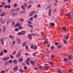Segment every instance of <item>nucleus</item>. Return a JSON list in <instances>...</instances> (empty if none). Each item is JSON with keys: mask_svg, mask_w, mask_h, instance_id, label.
I'll return each mask as SVG.
<instances>
[{"mask_svg": "<svg viewBox=\"0 0 73 73\" xmlns=\"http://www.w3.org/2000/svg\"><path fill=\"white\" fill-rule=\"evenodd\" d=\"M66 16H67V17H68V18L70 19L71 17V15L70 13H67L66 14Z\"/></svg>", "mask_w": 73, "mask_h": 73, "instance_id": "nucleus-3", "label": "nucleus"}, {"mask_svg": "<svg viewBox=\"0 0 73 73\" xmlns=\"http://www.w3.org/2000/svg\"><path fill=\"white\" fill-rule=\"evenodd\" d=\"M27 25L28 27H29L31 28H32L33 27V26H32L31 25Z\"/></svg>", "mask_w": 73, "mask_h": 73, "instance_id": "nucleus-21", "label": "nucleus"}, {"mask_svg": "<svg viewBox=\"0 0 73 73\" xmlns=\"http://www.w3.org/2000/svg\"><path fill=\"white\" fill-rule=\"evenodd\" d=\"M31 7H32V5H31L30 6H29L27 7V8L28 9H30Z\"/></svg>", "mask_w": 73, "mask_h": 73, "instance_id": "nucleus-30", "label": "nucleus"}, {"mask_svg": "<svg viewBox=\"0 0 73 73\" xmlns=\"http://www.w3.org/2000/svg\"><path fill=\"white\" fill-rule=\"evenodd\" d=\"M8 8V9H10L11 8V6L9 5H7V8Z\"/></svg>", "mask_w": 73, "mask_h": 73, "instance_id": "nucleus-35", "label": "nucleus"}, {"mask_svg": "<svg viewBox=\"0 0 73 73\" xmlns=\"http://www.w3.org/2000/svg\"><path fill=\"white\" fill-rule=\"evenodd\" d=\"M29 20H30V21H33V17L30 18Z\"/></svg>", "mask_w": 73, "mask_h": 73, "instance_id": "nucleus-22", "label": "nucleus"}, {"mask_svg": "<svg viewBox=\"0 0 73 73\" xmlns=\"http://www.w3.org/2000/svg\"><path fill=\"white\" fill-rule=\"evenodd\" d=\"M9 37L10 38H14L15 37V36L11 35H9Z\"/></svg>", "mask_w": 73, "mask_h": 73, "instance_id": "nucleus-11", "label": "nucleus"}, {"mask_svg": "<svg viewBox=\"0 0 73 73\" xmlns=\"http://www.w3.org/2000/svg\"><path fill=\"white\" fill-rule=\"evenodd\" d=\"M26 42H24L22 44V46H25V45H26Z\"/></svg>", "mask_w": 73, "mask_h": 73, "instance_id": "nucleus-13", "label": "nucleus"}, {"mask_svg": "<svg viewBox=\"0 0 73 73\" xmlns=\"http://www.w3.org/2000/svg\"><path fill=\"white\" fill-rule=\"evenodd\" d=\"M33 13H34V11H32L30 13V16L31 17L33 15Z\"/></svg>", "mask_w": 73, "mask_h": 73, "instance_id": "nucleus-5", "label": "nucleus"}, {"mask_svg": "<svg viewBox=\"0 0 73 73\" xmlns=\"http://www.w3.org/2000/svg\"><path fill=\"white\" fill-rule=\"evenodd\" d=\"M10 57L11 58H12L13 59V58H14L13 56L12 55H10Z\"/></svg>", "mask_w": 73, "mask_h": 73, "instance_id": "nucleus-58", "label": "nucleus"}, {"mask_svg": "<svg viewBox=\"0 0 73 73\" xmlns=\"http://www.w3.org/2000/svg\"><path fill=\"white\" fill-rule=\"evenodd\" d=\"M73 57V56L72 55H70V56L68 57V59L69 60H71L72 58Z\"/></svg>", "mask_w": 73, "mask_h": 73, "instance_id": "nucleus-8", "label": "nucleus"}, {"mask_svg": "<svg viewBox=\"0 0 73 73\" xmlns=\"http://www.w3.org/2000/svg\"><path fill=\"white\" fill-rule=\"evenodd\" d=\"M1 42L2 45H4V42Z\"/></svg>", "mask_w": 73, "mask_h": 73, "instance_id": "nucleus-57", "label": "nucleus"}, {"mask_svg": "<svg viewBox=\"0 0 73 73\" xmlns=\"http://www.w3.org/2000/svg\"><path fill=\"white\" fill-rule=\"evenodd\" d=\"M64 43L65 44H66V40H64Z\"/></svg>", "mask_w": 73, "mask_h": 73, "instance_id": "nucleus-44", "label": "nucleus"}, {"mask_svg": "<svg viewBox=\"0 0 73 73\" xmlns=\"http://www.w3.org/2000/svg\"><path fill=\"white\" fill-rule=\"evenodd\" d=\"M0 40H1V42H3L4 41V39L3 38H1Z\"/></svg>", "mask_w": 73, "mask_h": 73, "instance_id": "nucleus-29", "label": "nucleus"}, {"mask_svg": "<svg viewBox=\"0 0 73 73\" xmlns=\"http://www.w3.org/2000/svg\"><path fill=\"white\" fill-rule=\"evenodd\" d=\"M17 41H18V44H20V39H19V38H17Z\"/></svg>", "mask_w": 73, "mask_h": 73, "instance_id": "nucleus-19", "label": "nucleus"}, {"mask_svg": "<svg viewBox=\"0 0 73 73\" xmlns=\"http://www.w3.org/2000/svg\"><path fill=\"white\" fill-rule=\"evenodd\" d=\"M28 23L29 24V25H31V24H32V22L31 21H28Z\"/></svg>", "mask_w": 73, "mask_h": 73, "instance_id": "nucleus-32", "label": "nucleus"}, {"mask_svg": "<svg viewBox=\"0 0 73 73\" xmlns=\"http://www.w3.org/2000/svg\"><path fill=\"white\" fill-rule=\"evenodd\" d=\"M53 62H50V65H53Z\"/></svg>", "mask_w": 73, "mask_h": 73, "instance_id": "nucleus-47", "label": "nucleus"}, {"mask_svg": "<svg viewBox=\"0 0 73 73\" xmlns=\"http://www.w3.org/2000/svg\"><path fill=\"white\" fill-rule=\"evenodd\" d=\"M30 62L33 65H35V63H34V62L33 61H31Z\"/></svg>", "mask_w": 73, "mask_h": 73, "instance_id": "nucleus-25", "label": "nucleus"}, {"mask_svg": "<svg viewBox=\"0 0 73 73\" xmlns=\"http://www.w3.org/2000/svg\"><path fill=\"white\" fill-rule=\"evenodd\" d=\"M3 55V52H1L0 54V56H1Z\"/></svg>", "mask_w": 73, "mask_h": 73, "instance_id": "nucleus-39", "label": "nucleus"}, {"mask_svg": "<svg viewBox=\"0 0 73 73\" xmlns=\"http://www.w3.org/2000/svg\"><path fill=\"white\" fill-rule=\"evenodd\" d=\"M35 48H34V49H37V46L36 45H35Z\"/></svg>", "mask_w": 73, "mask_h": 73, "instance_id": "nucleus-38", "label": "nucleus"}, {"mask_svg": "<svg viewBox=\"0 0 73 73\" xmlns=\"http://www.w3.org/2000/svg\"><path fill=\"white\" fill-rule=\"evenodd\" d=\"M24 69L26 70L27 69V66H24Z\"/></svg>", "mask_w": 73, "mask_h": 73, "instance_id": "nucleus-53", "label": "nucleus"}, {"mask_svg": "<svg viewBox=\"0 0 73 73\" xmlns=\"http://www.w3.org/2000/svg\"><path fill=\"white\" fill-rule=\"evenodd\" d=\"M24 5H25V7H27V4L26 3H25L24 4Z\"/></svg>", "mask_w": 73, "mask_h": 73, "instance_id": "nucleus-61", "label": "nucleus"}, {"mask_svg": "<svg viewBox=\"0 0 73 73\" xmlns=\"http://www.w3.org/2000/svg\"><path fill=\"white\" fill-rule=\"evenodd\" d=\"M3 30L2 32L3 33H4V32H5V31H7V29H6V28H5V27H3Z\"/></svg>", "mask_w": 73, "mask_h": 73, "instance_id": "nucleus-4", "label": "nucleus"}, {"mask_svg": "<svg viewBox=\"0 0 73 73\" xmlns=\"http://www.w3.org/2000/svg\"><path fill=\"white\" fill-rule=\"evenodd\" d=\"M10 58V57L8 58H5L3 59L4 61H7V60H9Z\"/></svg>", "mask_w": 73, "mask_h": 73, "instance_id": "nucleus-23", "label": "nucleus"}, {"mask_svg": "<svg viewBox=\"0 0 73 73\" xmlns=\"http://www.w3.org/2000/svg\"><path fill=\"white\" fill-rule=\"evenodd\" d=\"M1 21V24H4L5 23V22L6 21V20L5 19L4 20H3V18H2Z\"/></svg>", "mask_w": 73, "mask_h": 73, "instance_id": "nucleus-2", "label": "nucleus"}, {"mask_svg": "<svg viewBox=\"0 0 73 73\" xmlns=\"http://www.w3.org/2000/svg\"><path fill=\"white\" fill-rule=\"evenodd\" d=\"M26 63L28 65H29V62L28 61H26Z\"/></svg>", "mask_w": 73, "mask_h": 73, "instance_id": "nucleus-26", "label": "nucleus"}, {"mask_svg": "<svg viewBox=\"0 0 73 73\" xmlns=\"http://www.w3.org/2000/svg\"><path fill=\"white\" fill-rule=\"evenodd\" d=\"M51 57L52 58H54V55L53 54H52L51 55Z\"/></svg>", "mask_w": 73, "mask_h": 73, "instance_id": "nucleus-33", "label": "nucleus"}, {"mask_svg": "<svg viewBox=\"0 0 73 73\" xmlns=\"http://www.w3.org/2000/svg\"><path fill=\"white\" fill-rule=\"evenodd\" d=\"M5 71L4 70H2L1 73H5Z\"/></svg>", "mask_w": 73, "mask_h": 73, "instance_id": "nucleus-43", "label": "nucleus"}, {"mask_svg": "<svg viewBox=\"0 0 73 73\" xmlns=\"http://www.w3.org/2000/svg\"><path fill=\"white\" fill-rule=\"evenodd\" d=\"M31 49H33L34 48V45L33 44H32L31 46Z\"/></svg>", "mask_w": 73, "mask_h": 73, "instance_id": "nucleus-31", "label": "nucleus"}, {"mask_svg": "<svg viewBox=\"0 0 73 73\" xmlns=\"http://www.w3.org/2000/svg\"><path fill=\"white\" fill-rule=\"evenodd\" d=\"M27 61H26L29 62V60H30V58H27Z\"/></svg>", "mask_w": 73, "mask_h": 73, "instance_id": "nucleus-54", "label": "nucleus"}, {"mask_svg": "<svg viewBox=\"0 0 73 73\" xmlns=\"http://www.w3.org/2000/svg\"><path fill=\"white\" fill-rule=\"evenodd\" d=\"M19 24H17L16 25H15L14 27H15V28H16V27H18V26H19Z\"/></svg>", "mask_w": 73, "mask_h": 73, "instance_id": "nucleus-28", "label": "nucleus"}, {"mask_svg": "<svg viewBox=\"0 0 73 73\" xmlns=\"http://www.w3.org/2000/svg\"><path fill=\"white\" fill-rule=\"evenodd\" d=\"M64 61H68V59H67L66 58H64Z\"/></svg>", "mask_w": 73, "mask_h": 73, "instance_id": "nucleus-42", "label": "nucleus"}, {"mask_svg": "<svg viewBox=\"0 0 73 73\" xmlns=\"http://www.w3.org/2000/svg\"><path fill=\"white\" fill-rule=\"evenodd\" d=\"M1 4H3V5H5V3L4 2H1Z\"/></svg>", "mask_w": 73, "mask_h": 73, "instance_id": "nucleus-55", "label": "nucleus"}, {"mask_svg": "<svg viewBox=\"0 0 73 73\" xmlns=\"http://www.w3.org/2000/svg\"><path fill=\"white\" fill-rule=\"evenodd\" d=\"M4 8H5L6 9L7 8V6L6 5H5L4 6Z\"/></svg>", "mask_w": 73, "mask_h": 73, "instance_id": "nucleus-59", "label": "nucleus"}, {"mask_svg": "<svg viewBox=\"0 0 73 73\" xmlns=\"http://www.w3.org/2000/svg\"><path fill=\"white\" fill-rule=\"evenodd\" d=\"M28 36H29V39H31L32 36L31 35L29 34L28 35Z\"/></svg>", "mask_w": 73, "mask_h": 73, "instance_id": "nucleus-15", "label": "nucleus"}, {"mask_svg": "<svg viewBox=\"0 0 73 73\" xmlns=\"http://www.w3.org/2000/svg\"><path fill=\"white\" fill-rule=\"evenodd\" d=\"M33 56L35 57V56H36V53H35V52H34L33 53Z\"/></svg>", "mask_w": 73, "mask_h": 73, "instance_id": "nucleus-48", "label": "nucleus"}, {"mask_svg": "<svg viewBox=\"0 0 73 73\" xmlns=\"http://www.w3.org/2000/svg\"><path fill=\"white\" fill-rule=\"evenodd\" d=\"M14 7H17V4L15 3L14 4Z\"/></svg>", "mask_w": 73, "mask_h": 73, "instance_id": "nucleus-37", "label": "nucleus"}, {"mask_svg": "<svg viewBox=\"0 0 73 73\" xmlns=\"http://www.w3.org/2000/svg\"><path fill=\"white\" fill-rule=\"evenodd\" d=\"M6 72H8L9 70V69H6L5 70Z\"/></svg>", "mask_w": 73, "mask_h": 73, "instance_id": "nucleus-63", "label": "nucleus"}, {"mask_svg": "<svg viewBox=\"0 0 73 73\" xmlns=\"http://www.w3.org/2000/svg\"><path fill=\"white\" fill-rule=\"evenodd\" d=\"M19 72H21V73H23V72H24V70H23L22 69H20L19 70Z\"/></svg>", "mask_w": 73, "mask_h": 73, "instance_id": "nucleus-14", "label": "nucleus"}, {"mask_svg": "<svg viewBox=\"0 0 73 73\" xmlns=\"http://www.w3.org/2000/svg\"><path fill=\"white\" fill-rule=\"evenodd\" d=\"M21 8L22 9H23V10H25V7L23 6H21Z\"/></svg>", "mask_w": 73, "mask_h": 73, "instance_id": "nucleus-27", "label": "nucleus"}, {"mask_svg": "<svg viewBox=\"0 0 73 73\" xmlns=\"http://www.w3.org/2000/svg\"><path fill=\"white\" fill-rule=\"evenodd\" d=\"M13 62L14 64H17V61L16 60H14L13 61Z\"/></svg>", "mask_w": 73, "mask_h": 73, "instance_id": "nucleus-16", "label": "nucleus"}, {"mask_svg": "<svg viewBox=\"0 0 73 73\" xmlns=\"http://www.w3.org/2000/svg\"><path fill=\"white\" fill-rule=\"evenodd\" d=\"M52 7V6L50 5L47 7V9H49V8H50Z\"/></svg>", "mask_w": 73, "mask_h": 73, "instance_id": "nucleus-41", "label": "nucleus"}, {"mask_svg": "<svg viewBox=\"0 0 73 73\" xmlns=\"http://www.w3.org/2000/svg\"><path fill=\"white\" fill-rule=\"evenodd\" d=\"M54 49V47L53 46H51V50H53V49Z\"/></svg>", "mask_w": 73, "mask_h": 73, "instance_id": "nucleus-34", "label": "nucleus"}, {"mask_svg": "<svg viewBox=\"0 0 73 73\" xmlns=\"http://www.w3.org/2000/svg\"><path fill=\"white\" fill-rule=\"evenodd\" d=\"M37 15H34V19H36V17H37Z\"/></svg>", "mask_w": 73, "mask_h": 73, "instance_id": "nucleus-45", "label": "nucleus"}, {"mask_svg": "<svg viewBox=\"0 0 73 73\" xmlns=\"http://www.w3.org/2000/svg\"><path fill=\"white\" fill-rule=\"evenodd\" d=\"M12 44H15V41H12Z\"/></svg>", "mask_w": 73, "mask_h": 73, "instance_id": "nucleus-52", "label": "nucleus"}, {"mask_svg": "<svg viewBox=\"0 0 73 73\" xmlns=\"http://www.w3.org/2000/svg\"><path fill=\"white\" fill-rule=\"evenodd\" d=\"M9 62L10 64H12V60H10L9 61Z\"/></svg>", "mask_w": 73, "mask_h": 73, "instance_id": "nucleus-40", "label": "nucleus"}, {"mask_svg": "<svg viewBox=\"0 0 73 73\" xmlns=\"http://www.w3.org/2000/svg\"><path fill=\"white\" fill-rule=\"evenodd\" d=\"M52 9H50L49 10V14L50 16L51 15V13H52Z\"/></svg>", "mask_w": 73, "mask_h": 73, "instance_id": "nucleus-10", "label": "nucleus"}, {"mask_svg": "<svg viewBox=\"0 0 73 73\" xmlns=\"http://www.w3.org/2000/svg\"><path fill=\"white\" fill-rule=\"evenodd\" d=\"M58 72L59 73H61V70L60 69H58Z\"/></svg>", "mask_w": 73, "mask_h": 73, "instance_id": "nucleus-36", "label": "nucleus"}, {"mask_svg": "<svg viewBox=\"0 0 73 73\" xmlns=\"http://www.w3.org/2000/svg\"><path fill=\"white\" fill-rule=\"evenodd\" d=\"M62 29L64 31H65L66 30V27L64 26L63 27Z\"/></svg>", "mask_w": 73, "mask_h": 73, "instance_id": "nucleus-17", "label": "nucleus"}, {"mask_svg": "<svg viewBox=\"0 0 73 73\" xmlns=\"http://www.w3.org/2000/svg\"><path fill=\"white\" fill-rule=\"evenodd\" d=\"M57 48L58 49H60L61 48V45H58L57 46Z\"/></svg>", "mask_w": 73, "mask_h": 73, "instance_id": "nucleus-24", "label": "nucleus"}, {"mask_svg": "<svg viewBox=\"0 0 73 73\" xmlns=\"http://www.w3.org/2000/svg\"><path fill=\"white\" fill-rule=\"evenodd\" d=\"M6 15L5 13H3V14H2L0 15L1 17H3V16H5Z\"/></svg>", "mask_w": 73, "mask_h": 73, "instance_id": "nucleus-12", "label": "nucleus"}, {"mask_svg": "<svg viewBox=\"0 0 73 73\" xmlns=\"http://www.w3.org/2000/svg\"><path fill=\"white\" fill-rule=\"evenodd\" d=\"M32 1H30L29 2V4H32Z\"/></svg>", "mask_w": 73, "mask_h": 73, "instance_id": "nucleus-64", "label": "nucleus"}, {"mask_svg": "<svg viewBox=\"0 0 73 73\" xmlns=\"http://www.w3.org/2000/svg\"><path fill=\"white\" fill-rule=\"evenodd\" d=\"M37 7L38 8H40L41 7V5H38L37 6Z\"/></svg>", "mask_w": 73, "mask_h": 73, "instance_id": "nucleus-46", "label": "nucleus"}, {"mask_svg": "<svg viewBox=\"0 0 73 73\" xmlns=\"http://www.w3.org/2000/svg\"><path fill=\"white\" fill-rule=\"evenodd\" d=\"M49 66L47 64H46V69H49Z\"/></svg>", "mask_w": 73, "mask_h": 73, "instance_id": "nucleus-9", "label": "nucleus"}, {"mask_svg": "<svg viewBox=\"0 0 73 73\" xmlns=\"http://www.w3.org/2000/svg\"><path fill=\"white\" fill-rule=\"evenodd\" d=\"M39 68L40 69H42V67L41 66H39Z\"/></svg>", "mask_w": 73, "mask_h": 73, "instance_id": "nucleus-56", "label": "nucleus"}, {"mask_svg": "<svg viewBox=\"0 0 73 73\" xmlns=\"http://www.w3.org/2000/svg\"><path fill=\"white\" fill-rule=\"evenodd\" d=\"M19 62H23V59L22 58H20L18 60Z\"/></svg>", "mask_w": 73, "mask_h": 73, "instance_id": "nucleus-7", "label": "nucleus"}, {"mask_svg": "<svg viewBox=\"0 0 73 73\" xmlns=\"http://www.w3.org/2000/svg\"><path fill=\"white\" fill-rule=\"evenodd\" d=\"M31 36H35L36 35L35 34H31Z\"/></svg>", "mask_w": 73, "mask_h": 73, "instance_id": "nucleus-49", "label": "nucleus"}, {"mask_svg": "<svg viewBox=\"0 0 73 73\" xmlns=\"http://www.w3.org/2000/svg\"><path fill=\"white\" fill-rule=\"evenodd\" d=\"M21 33L22 35H25V31H23L21 32Z\"/></svg>", "mask_w": 73, "mask_h": 73, "instance_id": "nucleus-20", "label": "nucleus"}, {"mask_svg": "<svg viewBox=\"0 0 73 73\" xmlns=\"http://www.w3.org/2000/svg\"><path fill=\"white\" fill-rule=\"evenodd\" d=\"M28 46H26L25 47V49L26 50H28Z\"/></svg>", "mask_w": 73, "mask_h": 73, "instance_id": "nucleus-50", "label": "nucleus"}, {"mask_svg": "<svg viewBox=\"0 0 73 73\" xmlns=\"http://www.w3.org/2000/svg\"><path fill=\"white\" fill-rule=\"evenodd\" d=\"M18 28H19V29H22V28L21 27H20V26Z\"/></svg>", "mask_w": 73, "mask_h": 73, "instance_id": "nucleus-62", "label": "nucleus"}, {"mask_svg": "<svg viewBox=\"0 0 73 73\" xmlns=\"http://www.w3.org/2000/svg\"><path fill=\"white\" fill-rule=\"evenodd\" d=\"M50 25L51 26H53V27H54V23H50Z\"/></svg>", "mask_w": 73, "mask_h": 73, "instance_id": "nucleus-18", "label": "nucleus"}, {"mask_svg": "<svg viewBox=\"0 0 73 73\" xmlns=\"http://www.w3.org/2000/svg\"><path fill=\"white\" fill-rule=\"evenodd\" d=\"M21 54L20 53H19L17 55H16V57L17 58H19L20 56H21Z\"/></svg>", "mask_w": 73, "mask_h": 73, "instance_id": "nucleus-6", "label": "nucleus"}, {"mask_svg": "<svg viewBox=\"0 0 73 73\" xmlns=\"http://www.w3.org/2000/svg\"><path fill=\"white\" fill-rule=\"evenodd\" d=\"M18 35H22L21 34V32L19 33H18Z\"/></svg>", "mask_w": 73, "mask_h": 73, "instance_id": "nucleus-51", "label": "nucleus"}, {"mask_svg": "<svg viewBox=\"0 0 73 73\" xmlns=\"http://www.w3.org/2000/svg\"><path fill=\"white\" fill-rule=\"evenodd\" d=\"M13 70H14L15 71H17L18 70V66H15V67L13 68Z\"/></svg>", "mask_w": 73, "mask_h": 73, "instance_id": "nucleus-1", "label": "nucleus"}, {"mask_svg": "<svg viewBox=\"0 0 73 73\" xmlns=\"http://www.w3.org/2000/svg\"><path fill=\"white\" fill-rule=\"evenodd\" d=\"M15 31H19V29L18 28H16L15 29Z\"/></svg>", "mask_w": 73, "mask_h": 73, "instance_id": "nucleus-60", "label": "nucleus"}]
</instances>
